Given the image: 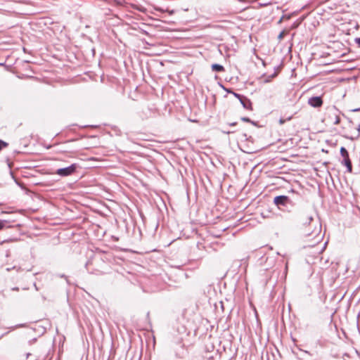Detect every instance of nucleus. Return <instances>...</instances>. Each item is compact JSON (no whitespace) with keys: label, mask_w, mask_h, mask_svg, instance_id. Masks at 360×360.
I'll list each match as a JSON object with an SVG mask.
<instances>
[{"label":"nucleus","mask_w":360,"mask_h":360,"mask_svg":"<svg viewBox=\"0 0 360 360\" xmlns=\"http://www.w3.org/2000/svg\"><path fill=\"white\" fill-rule=\"evenodd\" d=\"M340 154L344 158L342 163L344 164L347 167L349 172H352V162L349 158V153H348L347 150L345 149V148L342 147L340 148Z\"/></svg>","instance_id":"nucleus-1"},{"label":"nucleus","mask_w":360,"mask_h":360,"mask_svg":"<svg viewBox=\"0 0 360 360\" xmlns=\"http://www.w3.org/2000/svg\"><path fill=\"white\" fill-rule=\"evenodd\" d=\"M75 165H72L68 167L57 169L56 173L60 176H66L72 174L75 171Z\"/></svg>","instance_id":"nucleus-2"},{"label":"nucleus","mask_w":360,"mask_h":360,"mask_svg":"<svg viewBox=\"0 0 360 360\" xmlns=\"http://www.w3.org/2000/svg\"><path fill=\"white\" fill-rule=\"evenodd\" d=\"M289 201L288 197L285 195H278L274 198V202L277 205L285 206Z\"/></svg>","instance_id":"nucleus-3"},{"label":"nucleus","mask_w":360,"mask_h":360,"mask_svg":"<svg viewBox=\"0 0 360 360\" xmlns=\"http://www.w3.org/2000/svg\"><path fill=\"white\" fill-rule=\"evenodd\" d=\"M308 103L311 106L314 107V108H318L322 105L323 101H322V99L321 97L315 96V97L310 98L309 99Z\"/></svg>","instance_id":"nucleus-4"},{"label":"nucleus","mask_w":360,"mask_h":360,"mask_svg":"<svg viewBox=\"0 0 360 360\" xmlns=\"http://www.w3.org/2000/svg\"><path fill=\"white\" fill-rule=\"evenodd\" d=\"M312 234L314 235V243H319L322 238V236L321 235V226L316 228Z\"/></svg>","instance_id":"nucleus-5"},{"label":"nucleus","mask_w":360,"mask_h":360,"mask_svg":"<svg viewBox=\"0 0 360 360\" xmlns=\"http://www.w3.org/2000/svg\"><path fill=\"white\" fill-rule=\"evenodd\" d=\"M277 75H278L277 72H274V74L270 75H263L260 78V81H261V82H263V83H269L271 81V79L273 78L276 77L277 76Z\"/></svg>","instance_id":"nucleus-6"},{"label":"nucleus","mask_w":360,"mask_h":360,"mask_svg":"<svg viewBox=\"0 0 360 360\" xmlns=\"http://www.w3.org/2000/svg\"><path fill=\"white\" fill-rule=\"evenodd\" d=\"M330 117L332 119L334 118V124H338L340 123V117L337 113V110L335 108H333L332 110H330Z\"/></svg>","instance_id":"nucleus-7"},{"label":"nucleus","mask_w":360,"mask_h":360,"mask_svg":"<svg viewBox=\"0 0 360 360\" xmlns=\"http://www.w3.org/2000/svg\"><path fill=\"white\" fill-rule=\"evenodd\" d=\"M240 103L245 109H251V102L246 97L243 96V100H240Z\"/></svg>","instance_id":"nucleus-8"},{"label":"nucleus","mask_w":360,"mask_h":360,"mask_svg":"<svg viewBox=\"0 0 360 360\" xmlns=\"http://www.w3.org/2000/svg\"><path fill=\"white\" fill-rule=\"evenodd\" d=\"M211 68L215 72H223L224 70V68L219 64H212Z\"/></svg>","instance_id":"nucleus-9"},{"label":"nucleus","mask_w":360,"mask_h":360,"mask_svg":"<svg viewBox=\"0 0 360 360\" xmlns=\"http://www.w3.org/2000/svg\"><path fill=\"white\" fill-rule=\"evenodd\" d=\"M8 146V143L2 140H0V150Z\"/></svg>","instance_id":"nucleus-10"},{"label":"nucleus","mask_w":360,"mask_h":360,"mask_svg":"<svg viewBox=\"0 0 360 360\" xmlns=\"http://www.w3.org/2000/svg\"><path fill=\"white\" fill-rule=\"evenodd\" d=\"M233 95H234L236 98H238L239 99V101H240V100H241V99H242V100H243V96H241V95H240V94H236V93H233Z\"/></svg>","instance_id":"nucleus-11"},{"label":"nucleus","mask_w":360,"mask_h":360,"mask_svg":"<svg viewBox=\"0 0 360 360\" xmlns=\"http://www.w3.org/2000/svg\"><path fill=\"white\" fill-rule=\"evenodd\" d=\"M6 223V221L0 220V230L3 229Z\"/></svg>","instance_id":"nucleus-12"},{"label":"nucleus","mask_w":360,"mask_h":360,"mask_svg":"<svg viewBox=\"0 0 360 360\" xmlns=\"http://www.w3.org/2000/svg\"><path fill=\"white\" fill-rule=\"evenodd\" d=\"M355 42L359 46V47H360V37L359 38H356L355 39Z\"/></svg>","instance_id":"nucleus-13"},{"label":"nucleus","mask_w":360,"mask_h":360,"mask_svg":"<svg viewBox=\"0 0 360 360\" xmlns=\"http://www.w3.org/2000/svg\"><path fill=\"white\" fill-rule=\"evenodd\" d=\"M241 120L243 122H250V120L248 117H242Z\"/></svg>","instance_id":"nucleus-14"},{"label":"nucleus","mask_w":360,"mask_h":360,"mask_svg":"<svg viewBox=\"0 0 360 360\" xmlns=\"http://www.w3.org/2000/svg\"><path fill=\"white\" fill-rule=\"evenodd\" d=\"M308 220H309V223H310V221H311L313 220V217L311 216L308 218Z\"/></svg>","instance_id":"nucleus-15"},{"label":"nucleus","mask_w":360,"mask_h":360,"mask_svg":"<svg viewBox=\"0 0 360 360\" xmlns=\"http://www.w3.org/2000/svg\"><path fill=\"white\" fill-rule=\"evenodd\" d=\"M283 33H281V34H279V36H278V38H279V39H281V38L283 37Z\"/></svg>","instance_id":"nucleus-16"},{"label":"nucleus","mask_w":360,"mask_h":360,"mask_svg":"<svg viewBox=\"0 0 360 360\" xmlns=\"http://www.w3.org/2000/svg\"><path fill=\"white\" fill-rule=\"evenodd\" d=\"M287 269H288V265L286 264V266H285V271H287Z\"/></svg>","instance_id":"nucleus-17"}]
</instances>
